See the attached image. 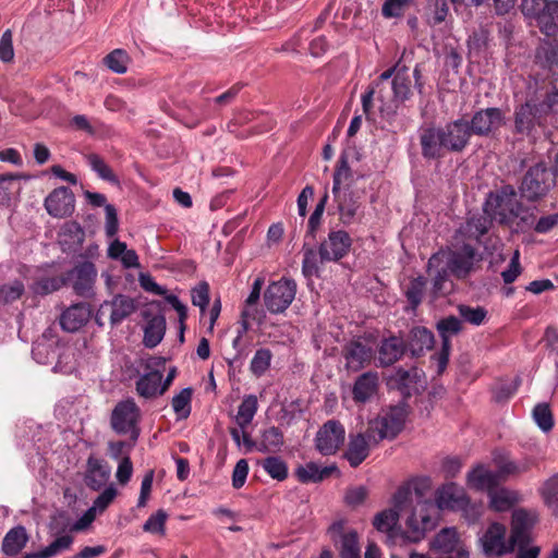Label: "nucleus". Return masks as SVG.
<instances>
[{
    "mask_svg": "<svg viewBox=\"0 0 558 558\" xmlns=\"http://www.w3.org/2000/svg\"><path fill=\"white\" fill-rule=\"evenodd\" d=\"M110 477V468L107 462L95 456H89L86 462L84 482L93 490L101 489Z\"/></svg>",
    "mask_w": 558,
    "mask_h": 558,
    "instance_id": "aec40b11",
    "label": "nucleus"
},
{
    "mask_svg": "<svg viewBox=\"0 0 558 558\" xmlns=\"http://www.w3.org/2000/svg\"><path fill=\"white\" fill-rule=\"evenodd\" d=\"M427 270L429 274H434L433 293L435 296L445 294L447 292L446 283L449 281V276L451 275L450 270L442 263H439L438 266H430L428 263Z\"/></svg>",
    "mask_w": 558,
    "mask_h": 558,
    "instance_id": "37998d69",
    "label": "nucleus"
},
{
    "mask_svg": "<svg viewBox=\"0 0 558 558\" xmlns=\"http://www.w3.org/2000/svg\"><path fill=\"white\" fill-rule=\"evenodd\" d=\"M110 307V323L111 325H119L126 317H129L136 308L133 299L126 295H116L109 304ZM105 308V305L101 306Z\"/></svg>",
    "mask_w": 558,
    "mask_h": 558,
    "instance_id": "7c9ffc66",
    "label": "nucleus"
},
{
    "mask_svg": "<svg viewBox=\"0 0 558 558\" xmlns=\"http://www.w3.org/2000/svg\"><path fill=\"white\" fill-rule=\"evenodd\" d=\"M535 57L544 68L551 69L553 66L558 65V41H544L537 48Z\"/></svg>",
    "mask_w": 558,
    "mask_h": 558,
    "instance_id": "ea45409f",
    "label": "nucleus"
},
{
    "mask_svg": "<svg viewBox=\"0 0 558 558\" xmlns=\"http://www.w3.org/2000/svg\"><path fill=\"white\" fill-rule=\"evenodd\" d=\"M64 286V279L61 277H45L36 281L33 290L37 294H48L59 290Z\"/></svg>",
    "mask_w": 558,
    "mask_h": 558,
    "instance_id": "5fc2aeb1",
    "label": "nucleus"
},
{
    "mask_svg": "<svg viewBox=\"0 0 558 558\" xmlns=\"http://www.w3.org/2000/svg\"><path fill=\"white\" fill-rule=\"evenodd\" d=\"M432 548L442 554H458L459 548H464L456 527H445L440 530L432 542Z\"/></svg>",
    "mask_w": 558,
    "mask_h": 558,
    "instance_id": "c85d7f7f",
    "label": "nucleus"
},
{
    "mask_svg": "<svg viewBox=\"0 0 558 558\" xmlns=\"http://www.w3.org/2000/svg\"><path fill=\"white\" fill-rule=\"evenodd\" d=\"M257 410H258L257 397L255 395L244 396L241 404L238 408V413L235 416V421H236L238 425L242 429H245L246 426H248L252 423Z\"/></svg>",
    "mask_w": 558,
    "mask_h": 558,
    "instance_id": "f704fd0d",
    "label": "nucleus"
},
{
    "mask_svg": "<svg viewBox=\"0 0 558 558\" xmlns=\"http://www.w3.org/2000/svg\"><path fill=\"white\" fill-rule=\"evenodd\" d=\"M284 445V436L279 427L270 426L260 432L257 451L276 454Z\"/></svg>",
    "mask_w": 558,
    "mask_h": 558,
    "instance_id": "cd10ccee",
    "label": "nucleus"
},
{
    "mask_svg": "<svg viewBox=\"0 0 558 558\" xmlns=\"http://www.w3.org/2000/svg\"><path fill=\"white\" fill-rule=\"evenodd\" d=\"M166 520L167 513L160 509L146 520L143 530L153 534H163Z\"/></svg>",
    "mask_w": 558,
    "mask_h": 558,
    "instance_id": "4d7b16f0",
    "label": "nucleus"
},
{
    "mask_svg": "<svg viewBox=\"0 0 558 558\" xmlns=\"http://www.w3.org/2000/svg\"><path fill=\"white\" fill-rule=\"evenodd\" d=\"M344 439V426L339 421L329 420L316 433L315 448L323 456H332L338 452Z\"/></svg>",
    "mask_w": 558,
    "mask_h": 558,
    "instance_id": "9b49d317",
    "label": "nucleus"
},
{
    "mask_svg": "<svg viewBox=\"0 0 558 558\" xmlns=\"http://www.w3.org/2000/svg\"><path fill=\"white\" fill-rule=\"evenodd\" d=\"M520 380L512 383H500L493 390V398L496 402H505L510 399L518 390Z\"/></svg>",
    "mask_w": 558,
    "mask_h": 558,
    "instance_id": "13d9d810",
    "label": "nucleus"
},
{
    "mask_svg": "<svg viewBox=\"0 0 558 558\" xmlns=\"http://www.w3.org/2000/svg\"><path fill=\"white\" fill-rule=\"evenodd\" d=\"M555 183L554 175L546 165L538 162L525 172L520 185V193L525 199L535 202L546 196Z\"/></svg>",
    "mask_w": 558,
    "mask_h": 558,
    "instance_id": "39448f33",
    "label": "nucleus"
},
{
    "mask_svg": "<svg viewBox=\"0 0 558 558\" xmlns=\"http://www.w3.org/2000/svg\"><path fill=\"white\" fill-rule=\"evenodd\" d=\"M458 312L465 322L475 326L482 325L487 316V311L482 306L472 307L462 304L458 306Z\"/></svg>",
    "mask_w": 558,
    "mask_h": 558,
    "instance_id": "864d4df0",
    "label": "nucleus"
},
{
    "mask_svg": "<svg viewBox=\"0 0 558 558\" xmlns=\"http://www.w3.org/2000/svg\"><path fill=\"white\" fill-rule=\"evenodd\" d=\"M523 210L512 185H505L496 194L490 193L485 211L502 225L511 223Z\"/></svg>",
    "mask_w": 558,
    "mask_h": 558,
    "instance_id": "7ed1b4c3",
    "label": "nucleus"
},
{
    "mask_svg": "<svg viewBox=\"0 0 558 558\" xmlns=\"http://www.w3.org/2000/svg\"><path fill=\"white\" fill-rule=\"evenodd\" d=\"M393 92V100L404 102L410 99L411 93V80L408 74V69L403 66L397 72L391 82Z\"/></svg>",
    "mask_w": 558,
    "mask_h": 558,
    "instance_id": "e433bc0d",
    "label": "nucleus"
},
{
    "mask_svg": "<svg viewBox=\"0 0 558 558\" xmlns=\"http://www.w3.org/2000/svg\"><path fill=\"white\" fill-rule=\"evenodd\" d=\"M86 160L90 169L97 173V175L110 183H119L118 178L112 172L111 168L105 162V160L97 154H89L86 156Z\"/></svg>",
    "mask_w": 558,
    "mask_h": 558,
    "instance_id": "49530a36",
    "label": "nucleus"
},
{
    "mask_svg": "<svg viewBox=\"0 0 558 558\" xmlns=\"http://www.w3.org/2000/svg\"><path fill=\"white\" fill-rule=\"evenodd\" d=\"M166 360L159 356L149 357L146 361V373L141 375L136 380V392L145 399H153L163 395L161 379V367L165 366Z\"/></svg>",
    "mask_w": 558,
    "mask_h": 558,
    "instance_id": "9d476101",
    "label": "nucleus"
},
{
    "mask_svg": "<svg viewBox=\"0 0 558 558\" xmlns=\"http://www.w3.org/2000/svg\"><path fill=\"white\" fill-rule=\"evenodd\" d=\"M27 541L26 529L17 525L5 534L2 541V551L8 556H15L25 547Z\"/></svg>",
    "mask_w": 558,
    "mask_h": 558,
    "instance_id": "2f4dec72",
    "label": "nucleus"
},
{
    "mask_svg": "<svg viewBox=\"0 0 558 558\" xmlns=\"http://www.w3.org/2000/svg\"><path fill=\"white\" fill-rule=\"evenodd\" d=\"M90 310L85 303L73 304L60 316V326L69 332L77 331L89 319Z\"/></svg>",
    "mask_w": 558,
    "mask_h": 558,
    "instance_id": "5701e85b",
    "label": "nucleus"
},
{
    "mask_svg": "<svg viewBox=\"0 0 558 558\" xmlns=\"http://www.w3.org/2000/svg\"><path fill=\"white\" fill-rule=\"evenodd\" d=\"M418 138L423 158L437 160L447 151H463L470 143L471 130L468 121L457 119L444 126L429 125L421 129Z\"/></svg>",
    "mask_w": 558,
    "mask_h": 558,
    "instance_id": "f03ea898",
    "label": "nucleus"
},
{
    "mask_svg": "<svg viewBox=\"0 0 558 558\" xmlns=\"http://www.w3.org/2000/svg\"><path fill=\"white\" fill-rule=\"evenodd\" d=\"M436 327L441 338V343H451V337L457 336L461 331L462 323L456 316H448L440 319Z\"/></svg>",
    "mask_w": 558,
    "mask_h": 558,
    "instance_id": "c03bdc74",
    "label": "nucleus"
},
{
    "mask_svg": "<svg viewBox=\"0 0 558 558\" xmlns=\"http://www.w3.org/2000/svg\"><path fill=\"white\" fill-rule=\"evenodd\" d=\"M345 367L352 372H359L368 366L374 357L373 349L359 340L348 342L342 350Z\"/></svg>",
    "mask_w": 558,
    "mask_h": 558,
    "instance_id": "dca6fc26",
    "label": "nucleus"
},
{
    "mask_svg": "<svg viewBox=\"0 0 558 558\" xmlns=\"http://www.w3.org/2000/svg\"><path fill=\"white\" fill-rule=\"evenodd\" d=\"M23 293L24 284L21 281L15 280L11 283L3 284L0 288V300L4 303H12L19 300Z\"/></svg>",
    "mask_w": 558,
    "mask_h": 558,
    "instance_id": "6e6d98bb",
    "label": "nucleus"
},
{
    "mask_svg": "<svg viewBox=\"0 0 558 558\" xmlns=\"http://www.w3.org/2000/svg\"><path fill=\"white\" fill-rule=\"evenodd\" d=\"M192 393L191 388H184L172 398V409L179 418H186L190 415Z\"/></svg>",
    "mask_w": 558,
    "mask_h": 558,
    "instance_id": "09e8293b",
    "label": "nucleus"
},
{
    "mask_svg": "<svg viewBox=\"0 0 558 558\" xmlns=\"http://www.w3.org/2000/svg\"><path fill=\"white\" fill-rule=\"evenodd\" d=\"M192 303L194 306H198L202 312L206 310L209 304V286L207 282L203 281L198 283L192 290Z\"/></svg>",
    "mask_w": 558,
    "mask_h": 558,
    "instance_id": "052dcab7",
    "label": "nucleus"
},
{
    "mask_svg": "<svg viewBox=\"0 0 558 558\" xmlns=\"http://www.w3.org/2000/svg\"><path fill=\"white\" fill-rule=\"evenodd\" d=\"M534 517L524 509H517L512 513L511 527L530 530L534 524Z\"/></svg>",
    "mask_w": 558,
    "mask_h": 558,
    "instance_id": "774afa93",
    "label": "nucleus"
},
{
    "mask_svg": "<svg viewBox=\"0 0 558 558\" xmlns=\"http://www.w3.org/2000/svg\"><path fill=\"white\" fill-rule=\"evenodd\" d=\"M272 353L269 349L262 348L256 350L250 363V371L256 377L263 376L270 367Z\"/></svg>",
    "mask_w": 558,
    "mask_h": 558,
    "instance_id": "de8ad7c7",
    "label": "nucleus"
},
{
    "mask_svg": "<svg viewBox=\"0 0 558 558\" xmlns=\"http://www.w3.org/2000/svg\"><path fill=\"white\" fill-rule=\"evenodd\" d=\"M296 293V283L292 279L281 278L271 282L265 293L264 303L267 310L272 314L284 312L294 300Z\"/></svg>",
    "mask_w": 558,
    "mask_h": 558,
    "instance_id": "1a4fd4ad",
    "label": "nucleus"
},
{
    "mask_svg": "<svg viewBox=\"0 0 558 558\" xmlns=\"http://www.w3.org/2000/svg\"><path fill=\"white\" fill-rule=\"evenodd\" d=\"M147 324L144 328L143 343L146 348L153 349L157 347L166 333V318L163 315H154L149 317L148 312H144Z\"/></svg>",
    "mask_w": 558,
    "mask_h": 558,
    "instance_id": "bb28decb",
    "label": "nucleus"
},
{
    "mask_svg": "<svg viewBox=\"0 0 558 558\" xmlns=\"http://www.w3.org/2000/svg\"><path fill=\"white\" fill-rule=\"evenodd\" d=\"M107 255L111 259L119 260L126 269L140 267L137 253L132 248H128L126 243L118 239L110 243Z\"/></svg>",
    "mask_w": 558,
    "mask_h": 558,
    "instance_id": "c756f323",
    "label": "nucleus"
},
{
    "mask_svg": "<svg viewBox=\"0 0 558 558\" xmlns=\"http://www.w3.org/2000/svg\"><path fill=\"white\" fill-rule=\"evenodd\" d=\"M403 511L393 505L392 508L378 512L373 520L374 527L383 533L391 532L399 521L400 513Z\"/></svg>",
    "mask_w": 558,
    "mask_h": 558,
    "instance_id": "4c0bfd02",
    "label": "nucleus"
},
{
    "mask_svg": "<svg viewBox=\"0 0 558 558\" xmlns=\"http://www.w3.org/2000/svg\"><path fill=\"white\" fill-rule=\"evenodd\" d=\"M458 510L462 511L463 518L470 524L477 522L483 514V506L480 504H472L469 497L465 499V505H463Z\"/></svg>",
    "mask_w": 558,
    "mask_h": 558,
    "instance_id": "338daca9",
    "label": "nucleus"
},
{
    "mask_svg": "<svg viewBox=\"0 0 558 558\" xmlns=\"http://www.w3.org/2000/svg\"><path fill=\"white\" fill-rule=\"evenodd\" d=\"M499 483V473L487 469L484 465H477L468 473V484L476 490H487L488 494L496 488Z\"/></svg>",
    "mask_w": 558,
    "mask_h": 558,
    "instance_id": "a878e982",
    "label": "nucleus"
},
{
    "mask_svg": "<svg viewBox=\"0 0 558 558\" xmlns=\"http://www.w3.org/2000/svg\"><path fill=\"white\" fill-rule=\"evenodd\" d=\"M533 417L537 426L545 433L551 430L554 417L547 403H538L533 409Z\"/></svg>",
    "mask_w": 558,
    "mask_h": 558,
    "instance_id": "3c124183",
    "label": "nucleus"
},
{
    "mask_svg": "<svg viewBox=\"0 0 558 558\" xmlns=\"http://www.w3.org/2000/svg\"><path fill=\"white\" fill-rule=\"evenodd\" d=\"M264 471L274 480L279 482L288 477V464L278 456H269L262 461H258Z\"/></svg>",
    "mask_w": 558,
    "mask_h": 558,
    "instance_id": "58836bf2",
    "label": "nucleus"
},
{
    "mask_svg": "<svg viewBox=\"0 0 558 558\" xmlns=\"http://www.w3.org/2000/svg\"><path fill=\"white\" fill-rule=\"evenodd\" d=\"M117 489L113 485L106 487L102 493L94 500L89 511L102 512L116 498Z\"/></svg>",
    "mask_w": 558,
    "mask_h": 558,
    "instance_id": "0e129e2a",
    "label": "nucleus"
},
{
    "mask_svg": "<svg viewBox=\"0 0 558 558\" xmlns=\"http://www.w3.org/2000/svg\"><path fill=\"white\" fill-rule=\"evenodd\" d=\"M541 494L548 507L558 508V474L553 475L543 484Z\"/></svg>",
    "mask_w": 558,
    "mask_h": 558,
    "instance_id": "603ef678",
    "label": "nucleus"
},
{
    "mask_svg": "<svg viewBox=\"0 0 558 558\" xmlns=\"http://www.w3.org/2000/svg\"><path fill=\"white\" fill-rule=\"evenodd\" d=\"M332 473H339L336 464L320 466L316 462H307L295 469V476L303 484L319 483L329 477Z\"/></svg>",
    "mask_w": 558,
    "mask_h": 558,
    "instance_id": "b1692460",
    "label": "nucleus"
},
{
    "mask_svg": "<svg viewBox=\"0 0 558 558\" xmlns=\"http://www.w3.org/2000/svg\"><path fill=\"white\" fill-rule=\"evenodd\" d=\"M558 102V98L554 100L553 93L547 95L545 101H538L535 98L527 99L524 104L515 108L514 128L519 134H527L534 128V121L537 116L546 113L551 107Z\"/></svg>",
    "mask_w": 558,
    "mask_h": 558,
    "instance_id": "6e6552de",
    "label": "nucleus"
},
{
    "mask_svg": "<svg viewBox=\"0 0 558 558\" xmlns=\"http://www.w3.org/2000/svg\"><path fill=\"white\" fill-rule=\"evenodd\" d=\"M425 286L426 280L422 276L413 278L410 281L409 287L405 290V296L409 303L411 304L412 308H416L421 304Z\"/></svg>",
    "mask_w": 558,
    "mask_h": 558,
    "instance_id": "8fccbe9b",
    "label": "nucleus"
},
{
    "mask_svg": "<svg viewBox=\"0 0 558 558\" xmlns=\"http://www.w3.org/2000/svg\"><path fill=\"white\" fill-rule=\"evenodd\" d=\"M339 554L341 558H361L359 535L355 530H350L342 534Z\"/></svg>",
    "mask_w": 558,
    "mask_h": 558,
    "instance_id": "a19ab883",
    "label": "nucleus"
},
{
    "mask_svg": "<svg viewBox=\"0 0 558 558\" xmlns=\"http://www.w3.org/2000/svg\"><path fill=\"white\" fill-rule=\"evenodd\" d=\"M548 0H522L521 10L525 16L533 17L539 25V16L544 13Z\"/></svg>",
    "mask_w": 558,
    "mask_h": 558,
    "instance_id": "bf43d9fd",
    "label": "nucleus"
},
{
    "mask_svg": "<svg viewBox=\"0 0 558 558\" xmlns=\"http://www.w3.org/2000/svg\"><path fill=\"white\" fill-rule=\"evenodd\" d=\"M407 418L404 405L390 407L376 418L368 422L367 428L375 434L379 441L393 439L403 429Z\"/></svg>",
    "mask_w": 558,
    "mask_h": 558,
    "instance_id": "0eeeda50",
    "label": "nucleus"
},
{
    "mask_svg": "<svg viewBox=\"0 0 558 558\" xmlns=\"http://www.w3.org/2000/svg\"><path fill=\"white\" fill-rule=\"evenodd\" d=\"M379 442L368 428L363 433L350 434L344 458L352 468H357L369 456L371 449Z\"/></svg>",
    "mask_w": 558,
    "mask_h": 558,
    "instance_id": "ddd939ff",
    "label": "nucleus"
},
{
    "mask_svg": "<svg viewBox=\"0 0 558 558\" xmlns=\"http://www.w3.org/2000/svg\"><path fill=\"white\" fill-rule=\"evenodd\" d=\"M539 29L547 36L558 31V0H548L544 13L539 16Z\"/></svg>",
    "mask_w": 558,
    "mask_h": 558,
    "instance_id": "c9c22d12",
    "label": "nucleus"
},
{
    "mask_svg": "<svg viewBox=\"0 0 558 558\" xmlns=\"http://www.w3.org/2000/svg\"><path fill=\"white\" fill-rule=\"evenodd\" d=\"M475 250L470 244H463L457 250H440L429 258L430 266L446 265L451 275L457 278H465L474 264Z\"/></svg>",
    "mask_w": 558,
    "mask_h": 558,
    "instance_id": "20e7f679",
    "label": "nucleus"
},
{
    "mask_svg": "<svg viewBox=\"0 0 558 558\" xmlns=\"http://www.w3.org/2000/svg\"><path fill=\"white\" fill-rule=\"evenodd\" d=\"M141 410L131 398L122 400L116 404L111 412V428L120 435L129 434L133 440L140 435Z\"/></svg>",
    "mask_w": 558,
    "mask_h": 558,
    "instance_id": "423d86ee",
    "label": "nucleus"
},
{
    "mask_svg": "<svg viewBox=\"0 0 558 558\" xmlns=\"http://www.w3.org/2000/svg\"><path fill=\"white\" fill-rule=\"evenodd\" d=\"M352 239L344 230H332L318 247L320 263L338 262L350 251Z\"/></svg>",
    "mask_w": 558,
    "mask_h": 558,
    "instance_id": "f8f14e48",
    "label": "nucleus"
},
{
    "mask_svg": "<svg viewBox=\"0 0 558 558\" xmlns=\"http://www.w3.org/2000/svg\"><path fill=\"white\" fill-rule=\"evenodd\" d=\"M504 124V114L499 108L476 111L469 122L471 135L488 136Z\"/></svg>",
    "mask_w": 558,
    "mask_h": 558,
    "instance_id": "4468645a",
    "label": "nucleus"
},
{
    "mask_svg": "<svg viewBox=\"0 0 558 558\" xmlns=\"http://www.w3.org/2000/svg\"><path fill=\"white\" fill-rule=\"evenodd\" d=\"M105 64L117 74H124L128 71L131 58L123 49H114L104 59Z\"/></svg>",
    "mask_w": 558,
    "mask_h": 558,
    "instance_id": "79ce46f5",
    "label": "nucleus"
},
{
    "mask_svg": "<svg viewBox=\"0 0 558 558\" xmlns=\"http://www.w3.org/2000/svg\"><path fill=\"white\" fill-rule=\"evenodd\" d=\"M335 197L338 202V209L342 222L345 225L351 223L359 208L356 201L353 198L352 194H343V196H341L340 192L337 193Z\"/></svg>",
    "mask_w": 558,
    "mask_h": 558,
    "instance_id": "a18cd8bd",
    "label": "nucleus"
},
{
    "mask_svg": "<svg viewBox=\"0 0 558 558\" xmlns=\"http://www.w3.org/2000/svg\"><path fill=\"white\" fill-rule=\"evenodd\" d=\"M407 350L405 342L402 338L391 336L380 341L378 347V365L387 367L398 362Z\"/></svg>",
    "mask_w": 558,
    "mask_h": 558,
    "instance_id": "4be33fe9",
    "label": "nucleus"
},
{
    "mask_svg": "<svg viewBox=\"0 0 558 558\" xmlns=\"http://www.w3.org/2000/svg\"><path fill=\"white\" fill-rule=\"evenodd\" d=\"M521 271H522V268L520 265V252H519V250H515L510 259V263H509L507 269H505L501 272L504 282L506 284L512 283L520 276Z\"/></svg>",
    "mask_w": 558,
    "mask_h": 558,
    "instance_id": "680f3d73",
    "label": "nucleus"
},
{
    "mask_svg": "<svg viewBox=\"0 0 558 558\" xmlns=\"http://www.w3.org/2000/svg\"><path fill=\"white\" fill-rule=\"evenodd\" d=\"M518 500V494L507 488L494 489L489 493L490 508L498 512L509 510Z\"/></svg>",
    "mask_w": 558,
    "mask_h": 558,
    "instance_id": "72a5a7b5",
    "label": "nucleus"
},
{
    "mask_svg": "<svg viewBox=\"0 0 558 558\" xmlns=\"http://www.w3.org/2000/svg\"><path fill=\"white\" fill-rule=\"evenodd\" d=\"M468 495L456 483H447L439 487L435 494L436 507L440 510H458L465 505Z\"/></svg>",
    "mask_w": 558,
    "mask_h": 558,
    "instance_id": "6ab92c4d",
    "label": "nucleus"
},
{
    "mask_svg": "<svg viewBox=\"0 0 558 558\" xmlns=\"http://www.w3.org/2000/svg\"><path fill=\"white\" fill-rule=\"evenodd\" d=\"M14 58L13 35L7 29L0 38V61L8 63Z\"/></svg>",
    "mask_w": 558,
    "mask_h": 558,
    "instance_id": "e2e57ef3",
    "label": "nucleus"
},
{
    "mask_svg": "<svg viewBox=\"0 0 558 558\" xmlns=\"http://www.w3.org/2000/svg\"><path fill=\"white\" fill-rule=\"evenodd\" d=\"M430 489V478L422 476L400 486L392 497V504L399 510L411 509L405 522V537L410 542H420L426 532L436 526L435 505L426 498Z\"/></svg>",
    "mask_w": 558,
    "mask_h": 558,
    "instance_id": "f257e3e1",
    "label": "nucleus"
},
{
    "mask_svg": "<svg viewBox=\"0 0 558 558\" xmlns=\"http://www.w3.org/2000/svg\"><path fill=\"white\" fill-rule=\"evenodd\" d=\"M16 178L11 174L0 175V205L8 203L16 187Z\"/></svg>",
    "mask_w": 558,
    "mask_h": 558,
    "instance_id": "69168bd1",
    "label": "nucleus"
},
{
    "mask_svg": "<svg viewBox=\"0 0 558 558\" xmlns=\"http://www.w3.org/2000/svg\"><path fill=\"white\" fill-rule=\"evenodd\" d=\"M45 208L52 217H69L75 208L74 194L69 187H57L46 197Z\"/></svg>",
    "mask_w": 558,
    "mask_h": 558,
    "instance_id": "2eb2a0df",
    "label": "nucleus"
},
{
    "mask_svg": "<svg viewBox=\"0 0 558 558\" xmlns=\"http://www.w3.org/2000/svg\"><path fill=\"white\" fill-rule=\"evenodd\" d=\"M379 388V376L377 372H365L354 381L352 398L355 403L365 404L376 397Z\"/></svg>",
    "mask_w": 558,
    "mask_h": 558,
    "instance_id": "a211bd4d",
    "label": "nucleus"
},
{
    "mask_svg": "<svg viewBox=\"0 0 558 558\" xmlns=\"http://www.w3.org/2000/svg\"><path fill=\"white\" fill-rule=\"evenodd\" d=\"M433 332L426 327H414L410 330L405 345L412 356H421L434 345Z\"/></svg>",
    "mask_w": 558,
    "mask_h": 558,
    "instance_id": "393cba45",
    "label": "nucleus"
},
{
    "mask_svg": "<svg viewBox=\"0 0 558 558\" xmlns=\"http://www.w3.org/2000/svg\"><path fill=\"white\" fill-rule=\"evenodd\" d=\"M73 280V289L78 295L87 296L92 293L97 271L90 262H84L74 267L70 272Z\"/></svg>",
    "mask_w": 558,
    "mask_h": 558,
    "instance_id": "412c9836",
    "label": "nucleus"
},
{
    "mask_svg": "<svg viewBox=\"0 0 558 558\" xmlns=\"http://www.w3.org/2000/svg\"><path fill=\"white\" fill-rule=\"evenodd\" d=\"M72 543L73 537L71 535H61L45 548L35 553H27L23 556V558H52L61 554L62 551L69 549Z\"/></svg>",
    "mask_w": 558,
    "mask_h": 558,
    "instance_id": "473e14b6",
    "label": "nucleus"
},
{
    "mask_svg": "<svg viewBox=\"0 0 558 558\" xmlns=\"http://www.w3.org/2000/svg\"><path fill=\"white\" fill-rule=\"evenodd\" d=\"M505 537L506 526L498 522L492 523L480 539L483 553L486 556H501L509 553V544Z\"/></svg>",
    "mask_w": 558,
    "mask_h": 558,
    "instance_id": "f3484780",
    "label": "nucleus"
}]
</instances>
